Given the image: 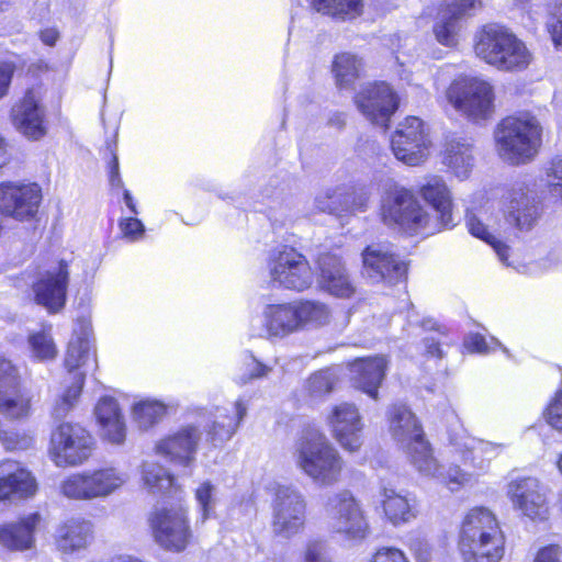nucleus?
<instances>
[{
    "label": "nucleus",
    "mask_w": 562,
    "mask_h": 562,
    "mask_svg": "<svg viewBox=\"0 0 562 562\" xmlns=\"http://www.w3.org/2000/svg\"><path fill=\"white\" fill-rule=\"evenodd\" d=\"M459 547L464 562H499L505 553V536L495 514L486 507L469 510Z\"/></svg>",
    "instance_id": "1"
},
{
    "label": "nucleus",
    "mask_w": 562,
    "mask_h": 562,
    "mask_svg": "<svg viewBox=\"0 0 562 562\" xmlns=\"http://www.w3.org/2000/svg\"><path fill=\"white\" fill-rule=\"evenodd\" d=\"M297 468L315 484L324 487L339 482L344 460L326 435L315 428L304 430L295 443Z\"/></svg>",
    "instance_id": "2"
},
{
    "label": "nucleus",
    "mask_w": 562,
    "mask_h": 562,
    "mask_svg": "<svg viewBox=\"0 0 562 562\" xmlns=\"http://www.w3.org/2000/svg\"><path fill=\"white\" fill-rule=\"evenodd\" d=\"M542 126L529 112L507 116L498 124L495 140L499 156L519 165L531 160L541 146Z\"/></svg>",
    "instance_id": "3"
},
{
    "label": "nucleus",
    "mask_w": 562,
    "mask_h": 562,
    "mask_svg": "<svg viewBox=\"0 0 562 562\" xmlns=\"http://www.w3.org/2000/svg\"><path fill=\"white\" fill-rule=\"evenodd\" d=\"M474 48L477 57L499 70L521 71L532 60V54L526 44L497 24L484 26Z\"/></svg>",
    "instance_id": "4"
},
{
    "label": "nucleus",
    "mask_w": 562,
    "mask_h": 562,
    "mask_svg": "<svg viewBox=\"0 0 562 562\" xmlns=\"http://www.w3.org/2000/svg\"><path fill=\"white\" fill-rule=\"evenodd\" d=\"M130 481L128 473L108 465L67 476L60 483L61 494L70 499H103L120 491Z\"/></svg>",
    "instance_id": "5"
},
{
    "label": "nucleus",
    "mask_w": 562,
    "mask_h": 562,
    "mask_svg": "<svg viewBox=\"0 0 562 562\" xmlns=\"http://www.w3.org/2000/svg\"><path fill=\"white\" fill-rule=\"evenodd\" d=\"M324 510L328 529L344 539L362 540L369 533L364 512L350 491L329 495Z\"/></svg>",
    "instance_id": "6"
},
{
    "label": "nucleus",
    "mask_w": 562,
    "mask_h": 562,
    "mask_svg": "<svg viewBox=\"0 0 562 562\" xmlns=\"http://www.w3.org/2000/svg\"><path fill=\"white\" fill-rule=\"evenodd\" d=\"M448 102L468 119L487 120L494 112L493 87L475 77H459L447 89Z\"/></svg>",
    "instance_id": "7"
},
{
    "label": "nucleus",
    "mask_w": 562,
    "mask_h": 562,
    "mask_svg": "<svg viewBox=\"0 0 562 562\" xmlns=\"http://www.w3.org/2000/svg\"><path fill=\"white\" fill-rule=\"evenodd\" d=\"M389 419L393 438L406 451L413 465L416 469L429 471L432 461L427 459L426 453L430 446L424 438L416 416L407 406L395 404L389 411Z\"/></svg>",
    "instance_id": "8"
},
{
    "label": "nucleus",
    "mask_w": 562,
    "mask_h": 562,
    "mask_svg": "<svg viewBox=\"0 0 562 562\" xmlns=\"http://www.w3.org/2000/svg\"><path fill=\"white\" fill-rule=\"evenodd\" d=\"M148 524L155 541L166 550H184L192 536L187 508L181 504L156 506Z\"/></svg>",
    "instance_id": "9"
},
{
    "label": "nucleus",
    "mask_w": 562,
    "mask_h": 562,
    "mask_svg": "<svg viewBox=\"0 0 562 562\" xmlns=\"http://www.w3.org/2000/svg\"><path fill=\"white\" fill-rule=\"evenodd\" d=\"M381 217L385 225L398 227L407 234H417L428 228L429 216L414 194L395 187L382 201Z\"/></svg>",
    "instance_id": "10"
},
{
    "label": "nucleus",
    "mask_w": 562,
    "mask_h": 562,
    "mask_svg": "<svg viewBox=\"0 0 562 562\" xmlns=\"http://www.w3.org/2000/svg\"><path fill=\"white\" fill-rule=\"evenodd\" d=\"M267 267L269 281L273 286L301 292L313 283V272L307 259L294 248L272 250Z\"/></svg>",
    "instance_id": "11"
},
{
    "label": "nucleus",
    "mask_w": 562,
    "mask_h": 562,
    "mask_svg": "<svg viewBox=\"0 0 562 562\" xmlns=\"http://www.w3.org/2000/svg\"><path fill=\"white\" fill-rule=\"evenodd\" d=\"M92 437L78 424L61 423L50 435L48 454L59 467H76L89 459Z\"/></svg>",
    "instance_id": "12"
},
{
    "label": "nucleus",
    "mask_w": 562,
    "mask_h": 562,
    "mask_svg": "<svg viewBox=\"0 0 562 562\" xmlns=\"http://www.w3.org/2000/svg\"><path fill=\"white\" fill-rule=\"evenodd\" d=\"M90 349L91 341L87 328H81L80 333L75 331L65 357V366L71 374L72 382L55 402L53 408L55 418L65 417L77 404L85 382V373L79 372L78 369L88 360Z\"/></svg>",
    "instance_id": "13"
},
{
    "label": "nucleus",
    "mask_w": 562,
    "mask_h": 562,
    "mask_svg": "<svg viewBox=\"0 0 562 562\" xmlns=\"http://www.w3.org/2000/svg\"><path fill=\"white\" fill-rule=\"evenodd\" d=\"M306 501L303 494L292 486H279L272 502V531L290 539L300 533L305 525Z\"/></svg>",
    "instance_id": "14"
},
{
    "label": "nucleus",
    "mask_w": 562,
    "mask_h": 562,
    "mask_svg": "<svg viewBox=\"0 0 562 562\" xmlns=\"http://www.w3.org/2000/svg\"><path fill=\"white\" fill-rule=\"evenodd\" d=\"M505 222L519 233L531 232L542 215L537 194L524 183L514 184L502 198Z\"/></svg>",
    "instance_id": "15"
},
{
    "label": "nucleus",
    "mask_w": 562,
    "mask_h": 562,
    "mask_svg": "<svg viewBox=\"0 0 562 562\" xmlns=\"http://www.w3.org/2000/svg\"><path fill=\"white\" fill-rule=\"evenodd\" d=\"M43 200L42 188L35 182H0V213L18 222L33 220Z\"/></svg>",
    "instance_id": "16"
},
{
    "label": "nucleus",
    "mask_w": 562,
    "mask_h": 562,
    "mask_svg": "<svg viewBox=\"0 0 562 562\" xmlns=\"http://www.w3.org/2000/svg\"><path fill=\"white\" fill-rule=\"evenodd\" d=\"M429 145L424 122L417 116L406 117L392 137L391 146L396 159L417 166L427 157Z\"/></svg>",
    "instance_id": "17"
},
{
    "label": "nucleus",
    "mask_w": 562,
    "mask_h": 562,
    "mask_svg": "<svg viewBox=\"0 0 562 562\" xmlns=\"http://www.w3.org/2000/svg\"><path fill=\"white\" fill-rule=\"evenodd\" d=\"M406 263L381 245H370L362 251V273L373 283L395 284L405 279Z\"/></svg>",
    "instance_id": "18"
},
{
    "label": "nucleus",
    "mask_w": 562,
    "mask_h": 562,
    "mask_svg": "<svg viewBox=\"0 0 562 562\" xmlns=\"http://www.w3.org/2000/svg\"><path fill=\"white\" fill-rule=\"evenodd\" d=\"M359 111L372 124L387 127V122L398 106V99L385 82L366 86L355 98Z\"/></svg>",
    "instance_id": "19"
},
{
    "label": "nucleus",
    "mask_w": 562,
    "mask_h": 562,
    "mask_svg": "<svg viewBox=\"0 0 562 562\" xmlns=\"http://www.w3.org/2000/svg\"><path fill=\"white\" fill-rule=\"evenodd\" d=\"M68 281V263L61 260L41 273L33 283L35 302L50 313L60 311L66 303Z\"/></svg>",
    "instance_id": "20"
},
{
    "label": "nucleus",
    "mask_w": 562,
    "mask_h": 562,
    "mask_svg": "<svg viewBox=\"0 0 562 562\" xmlns=\"http://www.w3.org/2000/svg\"><path fill=\"white\" fill-rule=\"evenodd\" d=\"M327 422L337 442L347 451L356 452L362 445L363 423L358 407L348 402L335 405Z\"/></svg>",
    "instance_id": "21"
},
{
    "label": "nucleus",
    "mask_w": 562,
    "mask_h": 562,
    "mask_svg": "<svg viewBox=\"0 0 562 562\" xmlns=\"http://www.w3.org/2000/svg\"><path fill=\"white\" fill-rule=\"evenodd\" d=\"M319 288L328 294L339 299H350L355 295L357 286L340 257L323 254L318 257Z\"/></svg>",
    "instance_id": "22"
},
{
    "label": "nucleus",
    "mask_w": 562,
    "mask_h": 562,
    "mask_svg": "<svg viewBox=\"0 0 562 562\" xmlns=\"http://www.w3.org/2000/svg\"><path fill=\"white\" fill-rule=\"evenodd\" d=\"M480 5V0H446L434 25L436 40L445 46H456L461 29L460 21L462 18L471 15L472 11Z\"/></svg>",
    "instance_id": "23"
},
{
    "label": "nucleus",
    "mask_w": 562,
    "mask_h": 562,
    "mask_svg": "<svg viewBox=\"0 0 562 562\" xmlns=\"http://www.w3.org/2000/svg\"><path fill=\"white\" fill-rule=\"evenodd\" d=\"M508 495L515 507L521 510L525 516L540 520L547 517V499L538 480L525 477L510 482Z\"/></svg>",
    "instance_id": "24"
},
{
    "label": "nucleus",
    "mask_w": 562,
    "mask_h": 562,
    "mask_svg": "<svg viewBox=\"0 0 562 562\" xmlns=\"http://www.w3.org/2000/svg\"><path fill=\"white\" fill-rule=\"evenodd\" d=\"M387 363L384 356L356 359L350 364L353 386L371 398L378 400L379 387L385 378Z\"/></svg>",
    "instance_id": "25"
},
{
    "label": "nucleus",
    "mask_w": 562,
    "mask_h": 562,
    "mask_svg": "<svg viewBox=\"0 0 562 562\" xmlns=\"http://www.w3.org/2000/svg\"><path fill=\"white\" fill-rule=\"evenodd\" d=\"M14 127L30 139H40L46 133L44 111L34 91L29 90L12 109Z\"/></svg>",
    "instance_id": "26"
},
{
    "label": "nucleus",
    "mask_w": 562,
    "mask_h": 562,
    "mask_svg": "<svg viewBox=\"0 0 562 562\" xmlns=\"http://www.w3.org/2000/svg\"><path fill=\"white\" fill-rule=\"evenodd\" d=\"M200 439L198 428L188 426L159 441L156 450L172 462L189 465L194 460Z\"/></svg>",
    "instance_id": "27"
},
{
    "label": "nucleus",
    "mask_w": 562,
    "mask_h": 562,
    "mask_svg": "<svg viewBox=\"0 0 562 562\" xmlns=\"http://www.w3.org/2000/svg\"><path fill=\"white\" fill-rule=\"evenodd\" d=\"M94 414L101 427V436L111 443H123L126 437V426L117 402L110 396L100 398Z\"/></svg>",
    "instance_id": "28"
},
{
    "label": "nucleus",
    "mask_w": 562,
    "mask_h": 562,
    "mask_svg": "<svg viewBox=\"0 0 562 562\" xmlns=\"http://www.w3.org/2000/svg\"><path fill=\"white\" fill-rule=\"evenodd\" d=\"M40 521V514L33 513L18 522L0 526V544L11 551L31 549L34 546V532Z\"/></svg>",
    "instance_id": "29"
},
{
    "label": "nucleus",
    "mask_w": 562,
    "mask_h": 562,
    "mask_svg": "<svg viewBox=\"0 0 562 562\" xmlns=\"http://www.w3.org/2000/svg\"><path fill=\"white\" fill-rule=\"evenodd\" d=\"M419 194L437 212L443 227L454 225L452 216V202L445 181L437 176L426 179L419 187Z\"/></svg>",
    "instance_id": "30"
},
{
    "label": "nucleus",
    "mask_w": 562,
    "mask_h": 562,
    "mask_svg": "<svg viewBox=\"0 0 562 562\" xmlns=\"http://www.w3.org/2000/svg\"><path fill=\"white\" fill-rule=\"evenodd\" d=\"M92 538V525L81 518H70L58 526L56 546L64 553L85 549Z\"/></svg>",
    "instance_id": "31"
},
{
    "label": "nucleus",
    "mask_w": 562,
    "mask_h": 562,
    "mask_svg": "<svg viewBox=\"0 0 562 562\" xmlns=\"http://www.w3.org/2000/svg\"><path fill=\"white\" fill-rule=\"evenodd\" d=\"M263 319L269 336L282 337L300 330L295 302L267 305Z\"/></svg>",
    "instance_id": "32"
},
{
    "label": "nucleus",
    "mask_w": 562,
    "mask_h": 562,
    "mask_svg": "<svg viewBox=\"0 0 562 562\" xmlns=\"http://www.w3.org/2000/svg\"><path fill=\"white\" fill-rule=\"evenodd\" d=\"M456 451L460 454L464 465H472L474 469L484 470L486 460H491L502 449V445L475 439L465 438L463 441L452 442Z\"/></svg>",
    "instance_id": "33"
},
{
    "label": "nucleus",
    "mask_w": 562,
    "mask_h": 562,
    "mask_svg": "<svg viewBox=\"0 0 562 562\" xmlns=\"http://www.w3.org/2000/svg\"><path fill=\"white\" fill-rule=\"evenodd\" d=\"M4 465L8 469L14 467L16 469L7 476L0 477V502L11 497L24 498L33 496L37 490V484L32 474L9 461Z\"/></svg>",
    "instance_id": "34"
},
{
    "label": "nucleus",
    "mask_w": 562,
    "mask_h": 562,
    "mask_svg": "<svg viewBox=\"0 0 562 562\" xmlns=\"http://www.w3.org/2000/svg\"><path fill=\"white\" fill-rule=\"evenodd\" d=\"M246 413L247 406L241 400L234 403L232 414L226 408L217 409L213 425L207 432L212 443L216 446L231 439Z\"/></svg>",
    "instance_id": "35"
},
{
    "label": "nucleus",
    "mask_w": 562,
    "mask_h": 562,
    "mask_svg": "<svg viewBox=\"0 0 562 562\" xmlns=\"http://www.w3.org/2000/svg\"><path fill=\"white\" fill-rule=\"evenodd\" d=\"M443 162L458 178H467L473 167L472 142L452 136L446 143Z\"/></svg>",
    "instance_id": "36"
},
{
    "label": "nucleus",
    "mask_w": 562,
    "mask_h": 562,
    "mask_svg": "<svg viewBox=\"0 0 562 562\" xmlns=\"http://www.w3.org/2000/svg\"><path fill=\"white\" fill-rule=\"evenodd\" d=\"M0 414L8 419L21 420L31 415V395L20 386L0 391Z\"/></svg>",
    "instance_id": "37"
},
{
    "label": "nucleus",
    "mask_w": 562,
    "mask_h": 562,
    "mask_svg": "<svg viewBox=\"0 0 562 562\" xmlns=\"http://www.w3.org/2000/svg\"><path fill=\"white\" fill-rule=\"evenodd\" d=\"M383 509L393 525L406 522L415 517V499L396 493L393 488H383Z\"/></svg>",
    "instance_id": "38"
},
{
    "label": "nucleus",
    "mask_w": 562,
    "mask_h": 562,
    "mask_svg": "<svg viewBox=\"0 0 562 562\" xmlns=\"http://www.w3.org/2000/svg\"><path fill=\"white\" fill-rule=\"evenodd\" d=\"M426 456L427 459L429 458L432 461V467L429 471L416 469L420 474L438 480L451 491L458 490L470 482L472 474L469 471L461 469L459 465L451 464L448 469L439 465L436 458L432 456L431 448L428 449Z\"/></svg>",
    "instance_id": "39"
},
{
    "label": "nucleus",
    "mask_w": 562,
    "mask_h": 562,
    "mask_svg": "<svg viewBox=\"0 0 562 562\" xmlns=\"http://www.w3.org/2000/svg\"><path fill=\"white\" fill-rule=\"evenodd\" d=\"M465 221L469 232L476 238H480L488 244L497 255L501 262L508 267L513 266V263L508 261L510 250L509 246L498 239L494 234H492L487 226L482 223L480 216L473 212H468L465 215Z\"/></svg>",
    "instance_id": "40"
},
{
    "label": "nucleus",
    "mask_w": 562,
    "mask_h": 562,
    "mask_svg": "<svg viewBox=\"0 0 562 562\" xmlns=\"http://www.w3.org/2000/svg\"><path fill=\"white\" fill-rule=\"evenodd\" d=\"M362 68V60L356 55L342 53L336 55L333 61V72L336 83L341 89L351 88L359 78Z\"/></svg>",
    "instance_id": "41"
},
{
    "label": "nucleus",
    "mask_w": 562,
    "mask_h": 562,
    "mask_svg": "<svg viewBox=\"0 0 562 562\" xmlns=\"http://www.w3.org/2000/svg\"><path fill=\"white\" fill-rule=\"evenodd\" d=\"M311 7L316 12L341 20L353 19L361 14L362 0H311Z\"/></svg>",
    "instance_id": "42"
},
{
    "label": "nucleus",
    "mask_w": 562,
    "mask_h": 562,
    "mask_svg": "<svg viewBox=\"0 0 562 562\" xmlns=\"http://www.w3.org/2000/svg\"><path fill=\"white\" fill-rule=\"evenodd\" d=\"M300 329L311 326H323L330 319L329 307L321 301H297L295 302Z\"/></svg>",
    "instance_id": "43"
},
{
    "label": "nucleus",
    "mask_w": 562,
    "mask_h": 562,
    "mask_svg": "<svg viewBox=\"0 0 562 562\" xmlns=\"http://www.w3.org/2000/svg\"><path fill=\"white\" fill-rule=\"evenodd\" d=\"M337 380L333 369L318 370L306 379L304 392L312 401L322 400L334 391Z\"/></svg>",
    "instance_id": "44"
},
{
    "label": "nucleus",
    "mask_w": 562,
    "mask_h": 562,
    "mask_svg": "<svg viewBox=\"0 0 562 562\" xmlns=\"http://www.w3.org/2000/svg\"><path fill=\"white\" fill-rule=\"evenodd\" d=\"M143 485L149 493H159L168 490L172 477L168 471L156 462L146 461L142 467Z\"/></svg>",
    "instance_id": "45"
},
{
    "label": "nucleus",
    "mask_w": 562,
    "mask_h": 562,
    "mask_svg": "<svg viewBox=\"0 0 562 562\" xmlns=\"http://www.w3.org/2000/svg\"><path fill=\"white\" fill-rule=\"evenodd\" d=\"M315 209L322 213L335 216L346 215V202L344 200V187L328 188L315 196Z\"/></svg>",
    "instance_id": "46"
},
{
    "label": "nucleus",
    "mask_w": 562,
    "mask_h": 562,
    "mask_svg": "<svg viewBox=\"0 0 562 562\" xmlns=\"http://www.w3.org/2000/svg\"><path fill=\"white\" fill-rule=\"evenodd\" d=\"M29 347L32 357L40 361L53 360L57 356V347L50 334V329H42L29 336Z\"/></svg>",
    "instance_id": "47"
},
{
    "label": "nucleus",
    "mask_w": 562,
    "mask_h": 562,
    "mask_svg": "<svg viewBox=\"0 0 562 562\" xmlns=\"http://www.w3.org/2000/svg\"><path fill=\"white\" fill-rule=\"evenodd\" d=\"M166 413V407L157 401H144L133 407V418L142 429H147L156 424Z\"/></svg>",
    "instance_id": "48"
},
{
    "label": "nucleus",
    "mask_w": 562,
    "mask_h": 562,
    "mask_svg": "<svg viewBox=\"0 0 562 562\" xmlns=\"http://www.w3.org/2000/svg\"><path fill=\"white\" fill-rule=\"evenodd\" d=\"M195 499L201 510V522H204L214 513L216 487L210 481L201 483L195 490Z\"/></svg>",
    "instance_id": "49"
},
{
    "label": "nucleus",
    "mask_w": 562,
    "mask_h": 562,
    "mask_svg": "<svg viewBox=\"0 0 562 562\" xmlns=\"http://www.w3.org/2000/svg\"><path fill=\"white\" fill-rule=\"evenodd\" d=\"M371 191L367 187L345 188L344 200L346 202V214L366 212L369 206Z\"/></svg>",
    "instance_id": "50"
},
{
    "label": "nucleus",
    "mask_w": 562,
    "mask_h": 562,
    "mask_svg": "<svg viewBox=\"0 0 562 562\" xmlns=\"http://www.w3.org/2000/svg\"><path fill=\"white\" fill-rule=\"evenodd\" d=\"M271 371V367L251 357L250 361L246 364V370L238 374L235 380L239 385H246L254 380L268 376Z\"/></svg>",
    "instance_id": "51"
},
{
    "label": "nucleus",
    "mask_w": 562,
    "mask_h": 562,
    "mask_svg": "<svg viewBox=\"0 0 562 562\" xmlns=\"http://www.w3.org/2000/svg\"><path fill=\"white\" fill-rule=\"evenodd\" d=\"M18 369L3 357H0V391L20 386Z\"/></svg>",
    "instance_id": "52"
},
{
    "label": "nucleus",
    "mask_w": 562,
    "mask_h": 562,
    "mask_svg": "<svg viewBox=\"0 0 562 562\" xmlns=\"http://www.w3.org/2000/svg\"><path fill=\"white\" fill-rule=\"evenodd\" d=\"M544 417L553 429L562 432V390L555 394L548 405Z\"/></svg>",
    "instance_id": "53"
},
{
    "label": "nucleus",
    "mask_w": 562,
    "mask_h": 562,
    "mask_svg": "<svg viewBox=\"0 0 562 562\" xmlns=\"http://www.w3.org/2000/svg\"><path fill=\"white\" fill-rule=\"evenodd\" d=\"M120 228L130 240H137L143 237L145 227L144 224L136 217H126L120 221Z\"/></svg>",
    "instance_id": "54"
},
{
    "label": "nucleus",
    "mask_w": 562,
    "mask_h": 562,
    "mask_svg": "<svg viewBox=\"0 0 562 562\" xmlns=\"http://www.w3.org/2000/svg\"><path fill=\"white\" fill-rule=\"evenodd\" d=\"M548 177L552 187V194L562 199V157L552 159L548 169Z\"/></svg>",
    "instance_id": "55"
},
{
    "label": "nucleus",
    "mask_w": 562,
    "mask_h": 562,
    "mask_svg": "<svg viewBox=\"0 0 562 562\" xmlns=\"http://www.w3.org/2000/svg\"><path fill=\"white\" fill-rule=\"evenodd\" d=\"M370 562H409V560L402 550L383 547L372 555Z\"/></svg>",
    "instance_id": "56"
},
{
    "label": "nucleus",
    "mask_w": 562,
    "mask_h": 562,
    "mask_svg": "<svg viewBox=\"0 0 562 562\" xmlns=\"http://www.w3.org/2000/svg\"><path fill=\"white\" fill-rule=\"evenodd\" d=\"M14 71L13 64L0 61V100L8 94Z\"/></svg>",
    "instance_id": "57"
},
{
    "label": "nucleus",
    "mask_w": 562,
    "mask_h": 562,
    "mask_svg": "<svg viewBox=\"0 0 562 562\" xmlns=\"http://www.w3.org/2000/svg\"><path fill=\"white\" fill-rule=\"evenodd\" d=\"M465 347L473 352L488 353L493 347L481 334H470L464 340Z\"/></svg>",
    "instance_id": "58"
},
{
    "label": "nucleus",
    "mask_w": 562,
    "mask_h": 562,
    "mask_svg": "<svg viewBox=\"0 0 562 562\" xmlns=\"http://www.w3.org/2000/svg\"><path fill=\"white\" fill-rule=\"evenodd\" d=\"M533 562H562V550L558 546H548L539 550Z\"/></svg>",
    "instance_id": "59"
},
{
    "label": "nucleus",
    "mask_w": 562,
    "mask_h": 562,
    "mask_svg": "<svg viewBox=\"0 0 562 562\" xmlns=\"http://www.w3.org/2000/svg\"><path fill=\"white\" fill-rule=\"evenodd\" d=\"M554 10L557 22L552 25V38L562 47V0H554Z\"/></svg>",
    "instance_id": "60"
},
{
    "label": "nucleus",
    "mask_w": 562,
    "mask_h": 562,
    "mask_svg": "<svg viewBox=\"0 0 562 562\" xmlns=\"http://www.w3.org/2000/svg\"><path fill=\"white\" fill-rule=\"evenodd\" d=\"M304 562H328L323 554V546L318 542H310L304 554Z\"/></svg>",
    "instance_id": "61"
},
{
    "label": "nucleus",
    "mask_w": 562,
    "mask_h": 562,
    "mask_svg": "<svg viewBox=\"0 0 562 562\" xmlns=\"http://www.w3.org/2000/svg\"><path fill=\"white\" fill-rule=\"evenodd\" d=\"M110 184L112 187H122L123 181L120 176V167H119V158L116 155H113L112 160L110 162Z\"/></svg>",
    "instance_id": "62"
},
{
    "label": "nucleus",
    "mask_w": 562,
    "mask_h": 562,
    "mask_svg": "<svg viewBox=\"0 0 562 562\" xmlns=\"http://www.w3.org/2000/svg\"><path fill=\"white\" fill-rule=\"evenodd\" d=\"M40 37L44 44L54 46L59 37V33L56 29H45L41 31Z\"/></svg>",
    "instance_id": "63"
},
{
    "label": "nucleus",
    "mask_w": 562,
    "mask_h": 562,
    "mask_svg": "<svg viewBox=\"0 0 562 562\" xmlns=\"http://www.w3.org/2000/svg\"><path fill=\"white\" fill-rule=\"evenodd\" d=\"M49 10V0H33V15L45 18Z\"/></svg>",
    "instance_id": "64"
}]
</instances>
